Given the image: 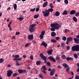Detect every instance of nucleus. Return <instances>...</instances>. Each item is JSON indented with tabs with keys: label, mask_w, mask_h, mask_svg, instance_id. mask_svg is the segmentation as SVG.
I'll return each mask as SVG.
<instances>
[{
	"label": "nucleus",
	"mask_w": 79,
	"mask_h": 79,
	"mask_svg": "<svg viewBox=\"0 0 79 79\" xmlns=\"http://www.w3.org/2000/svg\"><path fill=\"white\" fill-rule=\"evenodd\" d=\"M79 45H76V52H79Z\"/></svg>",
	"instance_id": "nucleus-20"
},
{
	"label": "nucleus",
	"mask_w": 79,
	"mask_h": 79,
	"mask_svg": "<svg viewBox=\"0 0 79 79\" xmlns=\"http://www.w3.org/2000/svg\"><path fill=\"white\" fill-rule=\"evenodd\" d=\"M13 74V71L11 70H9L7 71V75L8 77H10L11 76V74Z\"/></svg>",
	"instance_id": "nucleus-4"
},
{
	"label": "nucleus",
	"mask_w": 79,
	"mask_h": 79,
	"mask_svg": "<svg viewBox=\"0 0 79 79\" xmlns=\"http://www.w3.org/2000/svg\"><path fill=\"white\" fill-rule=\"evenodd\" d=\"M32 42L33 44H35L36 43V41H35V40H33L32 41Z\"/></svg>",
	"instance_id": "nucleus-54"
},
{
	"label": "nucleus",
	"mask_w": 79,
	"mask_h": 79,
	"mask_svg": "<svg viewBox=\"0 0 79 79\" xmlns=\"http://www.w3.org/2000/svg\"><path fill=\"white\" fill-rule=\"evenodd\" d=\"M52 52H53V50L51 49L48 51L47 53L48 55H52Z\"/></svg>",
	"instance_id": "nucleus-14"
},
{
	"label": "nucleus",
	"mask_w": 79,
	"mask_h": 79,
	"mask_svg": "<svg viewBox=\"0 0 79 79\" xmlns=\"http://www.w3.org/2000/svg\"><path fill=\"white\" fill-rule=\"evenodd\" d=\"M48 5V2H45L43 5V7H45L47 6Z\"/></svg>",
	"instance_id": "nucleus-17"
},
{
	"label": "nucleus",
	"mask_w": 79,
	"mask_h": 79,
	"mask_svg": "<svg viewBox=\"0 0 79 79\" xmlns=\"http://www.w3.org/2000/svg\"><path fill=\"white\" fill-rule=\"evenodd\" d=\"M39 10H40V9L38 8H36V12H37L38 11H39Z\"/></svg>",
	"instance_id": "nucleus-55"
},
{
	"label": "nucleus",
	"mask_w": 79,
	"mask_h": 79,
	"mask_svg": "<svg viewBox=\"0 0 79 79\" xmlns=\"http://www.w3.org/2000/svg\"><path fill=\"white\" fill-rule=\"evenodd\" d=\"M22 60V58L21 57L20 58H17V60Z\"/></svg>",
	"instance_id": "nucleus-61"
},
{
	"label": "nucleus",
	"mask_w": 79,
	"mask_h": 79,
	"mask_svg": "<svg viewBox=\"0 0 79 79\" xmlns=\"http://www.w3.org/2000/svg\"><path fill=\"white\" fill-rule=\"evenodd\" d=\"M18 72L19 74H22L23 73H26V70L24 69H19L18 70Z\"/></svg>",
	"instance_id": "nucleus-5"
},
{
	"label": "nucleus",
	"mask_w": 79,
	"mask_h": 79,
	"mask_svg": "<svg viewBox=\"0 0 79 79\" xmlns=\"http://www.w3.org/2000/svg\"><path fill=\"white\" fill-rule=\"evenodd\" d=\"M73 40V38L71 37H68L67 39V41L66 42V44L68 45L69 44V42L71 41H72Z\"/></svg>",
	"instance_id": "nucleus-3"
},
{
	"label": "nucleus",
	"mask_w": 79,
	"mask_h": 79,
	"mask_svg": "<svg viewBox=\"0 0 79 79\" xmlns=\"http://www.w3.org/2000/svg\"><path fill=\"white\" fill-rule=\"evenodd\" d=\"M73 56L75 58H78V56L76 54H75L73 55Z\"/></svg>",
	"instance_id": "nucleus-31"
},
{
	"label": "nucleus",
	"mask_w": 79,
	"mask_h": 79,
	"mask_svg": "<svg viewBox=\"0 0 79 79\" xmlns=\"http://www.w3.org/2000/svg\"><path fill=\"white\" fill-rule=\"evenodd\" d=\"M63 66L65 68H68V67H69V66L66 64V63L63 64Z\"/></svg>",
	"instance_id": "nucleus-15"
},
{
	"label": "nucleus",
	"mask_w": 79,
	"mask_h": 79,
	"mask_svg": "<svg viewBox=\"0 0 79 79\" xmlns=\"http://www.w3.org/2000/svg\"><path fill=\"white\" fill-rule=\"evenodd\" d=\"M39 77H40L41 79H43L44 78L43 76L41 74H39Z\"/></svg>",
	"instance_id": "nucleus-44"
},
{
	"label": "nucleus",
	"mask_w": 79,
	"mask_h": 79,
	"mask_svg": "<svg viewBox=\"0 0 79 79\" xmlns=\"http://www.w3.org/2000/svg\"><path fill=\"white\" fill-rule=\"evenodd\" d=\"M45 43L44 41H43L41 43V45H43L44 46Z\"/></svg>",
	"instance_id": "nucleus-56"
},
{
	"label": "nucleus",
	"mask_w": 79,
	"mask_h": 79,
	"mask_svg": "<svg viewBox=\"0 0 79 79\" xmlns=\"http://www.w3.org/2000/svg\"><path fill=\"white\" fill-rule=\"evenodd\" d=\"M47 64L48 65V66H50V65L51 64H50V62H48L47 63Z\"/></svg>",
	"instance_id": "nucleus-52"
},
{
	"label": "nucleus",
	"mask_w": 79,
	"mask_h": 79,
	"mask_svg": "<svg viewBox=\"0 0 79 79\" xmlns=\"http://www.w3.org/2000/svg\"><path fill=\"white\" fill-rule=\"evenodd\" d=\"M67 31H68V32H69V30H68L67 29H65V30L64 32L65 33H66Z\"/></svg>",
	"instance_id": "nucleus-62"
},
{
	"label": "nucleus",
	"mask_w": 79,
	"mask_h": 79,
	"mask_svg": "<svg viewBox=\"0 0 79 79\" xmlns=\"http://www.w3.org/2000/svg\"><path fill=\"white\" fill-rule=\"evenodd\" d=\"M13 60H15V61H17L18 59L17 58H14L13 59Z\"/></svg>",
	"instance_id": "nucleus-63"
},
{
	"label": "nucleus",
	"mask_w": 79,
	"mask_h": 79,
	"mask_svg": "<svg viewBox=\"0 0 79 79\" xmlns=\"http://www.w3.org/2000/svg\"><path fill=\"white\" fill-rule=\"evenodd\" d=\"M64 2L67 5L68 4V0H64Z\"/></svg>",
	"instance_id": "nucleus-43"
},
{
	"label": "nucleus",
	"mask_w": 79,
	"mask_h": 79,
	"mask_svg": "<svg viewBox=\"0 0 79 79\" xmlns=\"http://www.w3.org/2000/svg\"><path fill=\"white\" fill-rule=\"evenodd\" d=\"M48 59H49L51 61H52L53 62H56V60H55V59L53 58V57L52 56H50L48 57Z\"/></svg>",
	"instance_id": "nucleus-6"
},
{
	"label": "nucleus",
	"mask_w": 79,
	"mask_h": 79,
	"mask_svg": "<svg viewBox=\"0 0 79 79\" xmlns=\"http://www.w3.org/2000/svg\"><path fill=\"white\" fill-rule=\"evenodd\" d=\"M64 43L63 42L61 44V47H62V48H64V45H65Z\"/></svg>",
	"instance_id": "nucleus-32"
},
{
	"label": "nucleus",
	"mask_w": 79,
	"mask_h": 79,
	"mask_svg": "<svg viewBox=\"0 0 79 79\" xmlns=\"http://www.w3.org/2000/svg\"><path fill=\"white\" fill-rule=\"evenodd\" d=\"M44 46L46 48V47H47V43H45L44 44Z\"/></svg>",
	"instance_id": "nucleus-57"
},
{
	"label": "nucleus",
	"mask_w": 79,
	"mask_h": 79,
	"mask_svg": "<svg viewBox=\"0 0 79 79\" xmlns=\"http://www.w3.org/2000/svg\"><path fill=\"white\" fill-rule=\"evenodd\" d=\"M60 55L57 56H56V60H60Z\"/></svg>",
	"instance_id": "nucleus-25"
},
{
	"label": "nucleus",
	"mask_w": 79,
	"mask_h": 79,
	"mask_svg": "<svg viewBox=\"0 0 79 79\" xmlns=\"http://www.w3.org/2000/svg\"><path fill=\"white\" fill-rule=\"evenodd\" d=\"M36 26V24L35 23V24H33L31 25H30V27H32L33 28H34L35 26Z\"/></svg>",
	"instance_id": "nucleus-21"
},
{
	"label": "nucleus",
	"mask_w": 79,
	"mask_h": 79,
	"mask_svg": "<svg viewBox=\"0 0 79 79\" xmlns=\"http://www.w3.org/2000/svg\"><path fill=\"white\" fill-rule=\"evenodd\" d=\"M55 69H53L51 70L50 73V75L51 76H53L55 74Z\"/></svg>",
	"instance_id": "nucleus-10"
},
{
	"label": "nucleus",
	"mask_w": 79,
	"mask_h": 79,
	"mask_svg": "<svg viewBox=\"0 0 79 79\" xmlns=\"http://www.w3.org/2000/svg\"><path fill=\"white\" fill-rule=\"evenodd\" d=\"M67 14L68 12H67L66 10H64L62 13L63 15H67Z\"/></svg>",
	"instance_id": "nucleus-18"
},
{
	"label": "nucleus",
	"mask_w": 79,
	"mask_h": 79,
	"mask_svg": "<svg viewBox=\"0 0 79 79\" xmlns=\"http://www.w3.org/2000/svg\"><path fill=\"white\" fill-rule=\"evenodd\" d=\"M53 9L52 8H50L48 10H46L45 11L43 10L42 11V13L43 14V16L44 17H47L50 15V12H53Z\"/></svg>",
	"instance_id": "nucleus-2"
},
{
	"label": "nucleus",
	"mask_w": 79,
	"mask_h": 79,
	"mask_svg": "<svg viewBox=\"0 0 79 79\" xmlns=\"http://www.w3.org/2000/svg\"><path fill=\"white\" fill-rule=\"evenodd\" d=\"M51 41L52 43H54L55 44V43H56V42H57V40H56L54 39H52L51 40Z\"/></svg>",
	"instance_id": "nucleus-19"
},
{
	"label": "nucleus",
	"mask_w": 79,
	"mask_h": 79,
	"mask_svg": "<svg viewBox=\"0 0 79 79\" xmlns=\"http://www.w3.org/2000/svg\"><path fill=\"white\" fill-rule=\"evenodd\" d=\"M60 12L59 11H56L55 13V15L56 16H60Z\"/></svg>",
	"instance_id": "nucleus-24"
},
{
	"label": "nucleus",
	"mask_w": 79,
	"mask_h": 79,
	"mask_svg": "<svg viewBox=\"0 0 79 79\" xmlns=\"http://www.w3.org/2000/svg\"><path fill=\"white\" fill-rule=\"evenodd\" d=\"M42 59L44 60H47V57L45 56H44L42 58Z\"/></svg>",
	"instance_id": "nucleus-47"
},
{
	"label": "nucleus",
	"mask_w": 79,
	"mask_h": 79,
	"mask_svg": "<svg viewBox=\"0 0 79 79\" xmlns=\"http://www.w3.org/2000/svg\"><path fill=\"white\" fill-rule=\"evenodd\" d=\"M73 20L74 21H75V22H77V18H76V17H73Z\"/></svg>",
	"instance_id": "nucleus-28"
},
{
	"label": "nucleus",
	"mask_w": 79,
	"mask_h": 79,
	"mask_svg": "<svg viewBox=\"0 0 79 79\" xmlns=\"http://www.w3.org/2000/svg\"><path fill=\"white\" fill-rule=\"evenodd\" d=\"M66 60L67 61H69V60H71V61H73V58L72 57H69L66 58Z\"/></svg>",
	"instance_id": "nucleus-13"
},
{
	"label": "nucleus",
	"mask_w": 79,
	"mask_h": 79,
	"mask_svg": "<svg viewBox=\"0 0 79 79\" xmlns=\"http://www.w3.org/2000/svg\"><path fill=\"white\" fill-rule=\"evenodd\" d=\"M35 8H34V9H30V11H31V12H33V11H35Z\"/></svg>",
	"instance_id": "nucleus-34"
},
{
	"label": "nucleus",
	"mask_w": 79,
	"mask_h": 79,
	"mask_svg": "<svg viewBox=\"0 0 79 79\" xmlns=\"http://www.w3.org/2000/svg\"><path fill=\"white\" fill-rule=\"evenodd\" d=\"M40 57H41V58H42L44 56V54H42V53H40Z\"/></svg>",
	"instance_id": "nucleus-40"
},
{
	"label": "nucleus",
	"mask_w": 79,
	"mask_h": 79,
	"mask_svg": "<svg viewBox=\"0 0 79 79\" xmlns=\"http://www.w3.org/2000/svg\"><path fill=\"white\" fill-rule=\"evenodd\" d=\"M56 39L57 40H59V39H60V38L59 37H57L56 38Z\"/></svg>",
	"instance_id": "nucleus-60"
},
{
	"label": "nucleus",
	"mask_w": 79,
	"mask_h": 79,
	"mask_svg": "<svg viewBox=\"0 0 79 79\" xmlns=\"http://www.w3.org/2000/svg\"><path fill=\"white\" fill-rule=\"evenodd\" d=\"M49 6L51 8H53V6L52 5V3H51L49 5Z\"/></svg>",
	"instance_id": "nucleus-42"
},
{
	"label": "nucleus",
	"mask_w": 79,
	"mask_h": 79,
	"mask_svg": "<svg viewBox=\"0 0 79 79\" xmlns=\"http://www.w3.org/2000/svg\"><path fill=\"white\" fill-rule=\"evenodd\" d=\"M77 66H78V67H79V63H78L77 64Z\"/></svg>",
	"instance_id": "nucleus-64"
},
{
	"label": "nucleus",
	"mask_w": 79,
	"mask_h": 79,
	"mask_svg": "<svg viewBox=\"0 0 79 79\" xmlns=\"http://www.w3.org/2000/svg\"><path fill=\"white\" fill-rule=\"evenodd\" d=\"M39 15L38 14L34 15V18L35 19H37V18H39Z\"/></svg>",
	"instance_id": "nucleus-23"
},
{
	"label": "nucleus",
	"mask_w": 79,
	"mask_h": 79,
	"mask_svg": "<svg viewBox=\"0 0 79 79\" xmlns=\"http://www.w3.org/2000/svg\"><path fill=\"white\" fill-rule=\"evenodd\" d=\"M51 28L50 30L51 31H55L56 29H58L60 27H61V25L58 24L57 23H51L50 25Z\"/></svg>",
	"instance_id": "nucleus-1"
},
{
	"label": "nucleus",
	"mask_w": 79,
	"mask_h": 79,
	"mask_svg": "<svg viewBox=\"0 0 79 79\" xmlns=\"http://www.w3.org/2000/svg\"><path fill=\"white\" fill-rule=\"evenodd\" d=\"M33 35H30L28 36V39H29L30 40H33L34 38H33Z\"/></svg>",
	"instance_id": "nucleus-7"
},
{
	"label": "nucleus",
	"mask_w": 79,
	"mask_h": 79,
	"mask_svg": "<svg viewBox=\"0 0 79 79\" xmlns=\"http://www.w3.org/2000/svg\"><path fill=\"white\" fill-rule=\"evenodd\" d=\"M75 79H79V76L77 75H76L75 76Z\"/></svg>",
	"instance_id": "nucleus-48"
},
{
	"label": "nucleus",
	"mask_w": 79,
	"mask_h": 79,
	"mask_svg": "<svg viewBox=\"0 0 79 79\" xmlns=\"http://www.w3.org/2000/svg\"><path fill=\"white\" fill-rule=\"evenodd\" d=\"M52 37H55L56 36V33L54 31H52L51 34Z\"/></svg>",
	"instance_id": "nucleus-16"
},
{
	"label": "nucleus",
	"mask_w": 79,
	"mask_h": 79,
	"mask_svg": "<svg viewBox=\"0 0 79 79\" xmlns=\"http://www.w3.org/2000/svg\"><path fill=\"white\" fill-rule=\"evenodd\" d=\"M29 43H28L26 44L25 45V47H27L29 46Z\"/></svg>",
	"instance_id": "nucleus-50"
},
{
	"label": "nucleus",
	"mask_w": 79,
	"mask_h": 79,
	"mask_svg": "<svg viewBox=\"0 0 79 79\" xmlns=\"http://www.w3.org/2000/svg\"><path fill=\"white\" fill-rule=\"evenodd\" d=\"M75 15L76 16V17L78 16H79V12H78L76 13L75 14Z\"/></svg>",
	"instance_id": "nucleus-46"
},
{
	"label": "nucleus",
	"mask_w": 79,
	"mask_h": 79,
	"mask_svg": "<svg viewBox=\"0 0 79 79\" xmlns=\"http://www.w3.org/2000/svg\"><path fill=\"white\" fill-rule=\"evenodd\" d=\"M45 31H42L41 32V35H45Z\"/></svg>",
	"instance_id": "nucleus-30"
},
{
	"label": "nucleus",
	"mask_w": 79,
	"mask_h": 79,
	"mask_svg": "<svg viewBox=\"0 0 79 79\" xmlns=\"http://www.w3.org/2000/svg\"><path fill=\"white\" fill-rule=\"evenodd\" d=\"M62 39L63 40H64V41H65V40H66V36H64L62 38Z\"/></svg>",
	"instance_id": "nucleus-38"
},
{
	"label": "nucleus",
	"mask_w": 79,
	"mask_h": 79,
	"mask_svg": "<svg viewBox=\"0 0 79 79\" xmlns=\"http://www.w3.org/2000/svg\"><path fill=\"white\" fill-rule=\"evenodd\" d=\"M29 30L31 33H33L35 32V29L34 28L31 27L29 28Z\"/></svg>",
	"instance_id": "nucleus-8"
},
{
	"label": "nucleus",
	"mask_w": 79,
	"mask_h": 79,
	"mask_svg": "<svg viewBox=\"0 0 79 79\" xmlns=\"http://www.w3.org/2000/svg\"><path fill=\"white\" fill-rule=\"evenodd\" d=\"M30 59L31 60H33L34 57H33V56L31 55L30 56Z\"/></svg>",
	"instance_id": "nucleus-45"
},
{
	"label": "nucleus",
	"mask_w": 79,
	"mask_h": 79,
	"mask_svg": "<svg viewBox=\"0 0 79 79\" xmlns=\"http://www.w3.org/2000/svg\"><path fill=\"white\" fill-rule=\"evenodd\" d=\"M40 39H43L44 38V35H40Z\"/></svg>",
	"instance_id": "nucleus-36"
},
{
	"label": "nucleus",
	"mask_w": 79,
	"mask_h": 79,
	"mask_svg": "<svg viewBox=\"0 0 79 79\" xmlns=\"http://www.w3.org/2000/svg\"><path fill=\"white\" fill-rule=\"evenodd\" d=\"M66 49L67 51H68L69 49H70V47L69 46H67L66 47Z\"/></svg>",
	"instance_id": "nucleus-37"
},
{
	"label": "nucleus",
	"mask_w": 79,
	"mask_h": 79,
	"mask_svg": "<svg viewBox=\"0 0 79 79\" xmlns=\"http://www.w3.org/2000/svg\"><path fill=\"white\" fill-rule=\"evenodd\" d=\"M16 65L17 66H20V65H21V64L19 63H17Z\"/></svg>",
	"instance_id": "nucleus-58"
},
{
	"label": "nucleus",
	"mask_w": 79,
	"mask_h": 79,
	"mask_svg": "<svg viewBox=\"0 0 79 79\" xmlns=\"http://www.w3.org/2000/svg\"><path fill=\"white\" fill-rule=\"evenodd\" d=\"M73 40L75 41V44H79V39H77V38H75L73 39Z\"/></svg>",
	"instance_id": "nucleus-9"
},
{
	"label": "nucleus",
	"mask_w": 79,
	"mask_h": 79,
	"mask_svg": "<svg viewBox=\"0 0 79 79\" xmlns=\"http://www.w3.org/2000/svg\"><path fill=\"white\" fill-rule=\"evenodd\" d=\"M57 68H58V69H61V66L60 65H58L57 66Z\"/></svg>",
	"instance_id": "nucleus-49"
},
{
	"label": "nucleus",
	"mask_w": 79,
	"mask_h": 79,
	"mask_svg": "<svg viewBox=\"0 0 79 79\" xmlns=\"http://www.w3.org/2000/svg\"><path fill=\"white\" fill-rule=\"evenodd\" d=\"M13 6L14 8V10H16V8H17V5H16V4H14L13 5Z\"/></svg>",
	"instance_id": "nucleus-29"
},
{
	"label": "nucleus",
	"mask_w": 79,
	"mask_h": 79,
	"mask_svg": "<svg viewBox=\"0 0 79 79\" xmlns=\"http://www.w3.org/2000/svg\"><path fill=\"white\" fill-rule=\"evenodd\" d=\"M61 58L62 60H66V56L65 55H62Z\"/></svg>",
	"instance_id": "nucleus-22"
},
{
	"label": "nucleus",
	"mask_w": 79,
	"mask_h": 79,
	"mask_svg": "<svg viewBox=\"0 0 79 79\" xmlns=\"http://www.w3.org/2000/svg\"><path fill=\"white\" fill-rule=\"evenodd\" d=\"M18 75V74H17V73H14L13 75V77H15V76H16Z\"/></svg>",
	"instance_id": "nucleus-41"
},
{
	"label": "nucleus",
	"mask_w": 79,
	"mask_h": 79,
	"mask_svg": "<svg viewBox=\"0 0 79 79\" xmlns=\"http://www.w3.org/2000/svg\"><path fill=\"white\" fill-rule=\"evenodd\" d=\"M40 63H41V62L40 60L37 61L36 63V64H37V65H40Z\"/></svg>",
	"instance_id": "nucleus-26"
},
{
	"label": "nucleus",
	"mask_w": 79,
	"mask_h": 79,
	"mask_svg": "<svg viewBox=\"0 0 79 79\" xmlns=\"http://www.w3.org/2000/svg\"><path fill=\"white\" fill-rule=\"evenodd\" d=\"M42 68L43 69V70H47V68H46V67L45 65H44L42 67Z\"/></svg>",
	"instance_id": "nucleus-27"
},
{
	"label": "nucleus",
	"mask_w": 79,
	"mask_h": 79,
	"mask_svg": "<svg viewBox=\"0 0 79 79\" xmlns=\"http://www.w3.org/2000/svg\"><path fill=\"white\" fill-rule=\"evenodd\" d=\"M45 71H47V70H43L41 71V72H43L44 74H46L47 73Z\"/></svg>",
	"instance_id": "nucleus-53"
},
{
	"label": "nucleus",
	"mask_w": 79,
	"mask_h": 79,
	"mask_svg": "<svg viewBox=\"0 0 79 79\" xmlns=\"http://www.w3.org/2000/svg\"><path fill=\"white\" fill-rule=\"evenodd\" d=\"M76 13V10H73L70 11V15H74Z\"/></svg>",
	"instance_id": "nucleus-11"
},
{
	"label": "nucleus",
	"mask_w": 79,
	"mask_h": 79,
	"mask_svg": "<svg viewBox=\"0 0 79 79\" xmlns=\"http://www.w3.org/2000/svg\"><path fill=\"white\" fill-rule=\"evenodd\" d=\"M23 19H24V17H22V18L21 17H19V21H22L23 20Z\"/></svg>",
	"instance_id": "nucleus-33"
},
{
	"label": "nucleus",
	"mask_w": 79,
	"mask_h": 79,
	"mask_svg": "<svg viewBox=\"0 0 79 79\" xmlns=\"http://www.w3.org/2000/svg\"><path fill=\"white\" fill-rule=\"evenodd\" d=\"M3 62V58L0 59V63H2Z\"/></svg>",
	"instance_id": "nucleus-39"
},
{
	"label": "nucleus",
	"mask_w": 79,
	"mask_h": 79,
	"mask_svg": "<svg viewBox=\"0 0 79 79\" xmlns=\"http://www.w3.org/2000/svg\"><path fill=\"white\" fill-rule=\"evenodd\" d=\"M76 45L74 46H73L72 47V50L73 52H76Z\"/></svg>",
	"instance_id": "nucleus-12"
},
{
	"label": "nucleus",
	"mask_w": 79,
	"mask_h": 79,
	"mask_svg": "<svg viewBox=\"0 0 79 79\" xmlns=\"http://www.w3.org/2000/svg\"><path fill=\"white\" fill-rule=\"evenodd\" d=\"M69 69H69V68H67V69H66V71H67V72H68V71L69 70Z\"/></svg>",
	"instance_id": "nucleus-59"
},
{
	"label": "nucleus",
	"mask_w": 79,
	"mask_h": 79,
	"mask_svg": "<svg viewBox=\"0 0 79 79\" xmlns=\"http://www.w3.org/2000/svg\"><path fill=\"white\" fill-rule=\"evenodd\" d=\"M20 34V32H16L15 33V35H19Z\"/></svg>",
	"instance_id": "nucleus-51"
},
{
	"label": "nucleus",
	"mask_w": 79,
	"mask_h": 79,
	"mask_svg": "<svg viewBox=\"0 0 79 79\" xmlns=\"http://www.w3.org/2000/svg\"><path fill=\"white\" fill-rule=\"evenodd\" d=\"M19 55H15V58L17 59L18 58H19Z\"/></svg>",
	"instance_id": "nucleus-35"
}]
</instances>
